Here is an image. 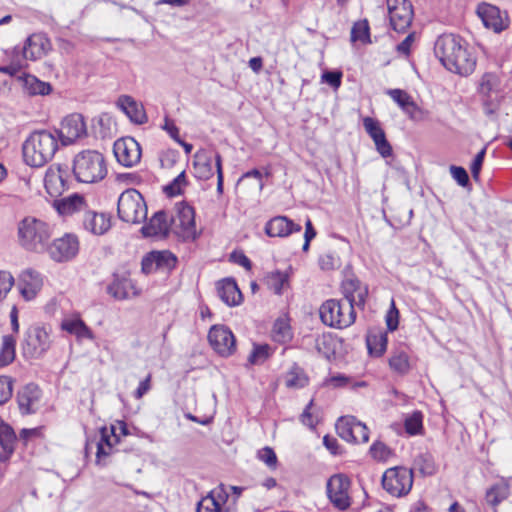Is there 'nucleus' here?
<instances>
[{
	"mask_svg": "<svg viewBox=\"0 0 512 512\" xmlns=\"http://www.w3.org/2000/svg\"><path fill=\"white\" fill-rule=\"evenodd\" d=\"M485 154H486V148H483L480 152L477 153V155L475 156V158L471 164V173L474 178H478V176H479V173H480L483 161H484Z\"/></svg>",
	"mask_w": 512,
	"mask_h": 512,
	"instance_id": "58",
	"label": "nucleus"
},
{
	"mask_svg": "<svg viewBox=\"0 0 512 512\" xmlns=\"http://www.w3.org/2000/svg\"><path fill=\"white\" fill-rule=\"evenodd\" d=\"M415 467L423 475H433L436 472V466L433 456L430 453H421L414 460Z\"/></svg>",
	"mask_w": 512,
	"mask_h": 512,
	"instance_id": "40",
	"label": "nucleus"
},
{
	"mask_svg": "<svg viewBox=\"0 0 512 512\" xmlns=\"http://www.w3.org/2000/svg\"><path fill=\"white\" fill-rule=\"evenodd\" d=\"M49 41L42 34H32L29 36L22 48H15V52L26 62L27 60L35 61L44 56L48 50Z\"/></svg>",
	"mask_w": 512,
	"mask_h": 512,
	"instance_id": "17",
	"label": "nucleus"
},
{
	"mask_svg": "<svg viewBox=\"0 0 512 512\" xmlns=\"http://www.w3.org/2000/svg\"><path fill=\"white\" fill-rule=\"evenodd\" d=\"M386 324L390 331L396 330L399 324V311L393 299L391 300V306L386 315Z\"/></svg>",
	"mask_w": 512,
	"mask_h": 512,
	"instance_id": "55",
	"label": "nucleus"
},
{
	"mask_svg": "<svg viewBox=\"0 0 512 512\" xmlns=\"http://www.w3.org/2000/svg\"><path fill=\"white\" fill-rule=\"evenodd\" d=\"M356 418L353 416L340 417L336 422V431L340 438L350 442L353 436V428Z\"/></svg>",
	"mask_w": 512,
	"mask_h": 512,
	"instance_id": "36",
	"label": "nucleus"
},
{
	"mask_svg": "<svg viewBox=\"0 0 512 512\" xmlns=\"http://www.w3.org/2000/svg\"><path fill=\"white\" fill-rule=\"evenodd\" d=\"M450 172L452 177L460 186H466L469 182V176L467 171L460 166H451Z\"/></svg>",
	"mask_w": 512,
	"mask_h": 512,
	"instance_id": "56",
	"label": "nucleus"
},
{
	"mask_svg": "<svg viewBox=\"0 0 512 512\" xmlns=\"http://www.w3.org/2000/svg\"><path fill=\"white\" fill-rule=\"evenodd\" d=\"M111 449H112V443L110 441L109 435L107 434V429L103 428L101 430V439L99 442H97V453H96L97 463H100L102 456L109 455L111 452Z\"/></svg>",
	"mask_w": 512,
	"mask_h": 512,
	"instance_id": "46",
	"label": "nucleus"
},
{
	"mask_svg": "<svg viewBox=\"0 0 512 512\" xmlns=\"http://www.w3.org/2000/svg\"><path fill=\"white\" fill-rule=\"evenodd\" d=\"M61 145L68 146L86 136L87 129L81 114L73 113L64 118L61 128L57 129Z\"/></svg>",
	"mask_w": 512,
	"mask_h": 512,
	"instance_id": "11",
	"label": "nucleus"
},
{
	"mask_svg": "<svg viewBox=\"0 0 512 512\" xmlns=\"http://www.w3.org/2000/svg\"><path fill=\"white\" fill-rule=\"evenodd\" d=\"M302 229L301 225L293 222L286 216H275L265 225V233L269 237H287L292 233H298Z\"/></svg>",
	"mask_w": 512,
	"mask_h": 512,
	"instance_id": "20",
	"label": "nucleus"
},
{
	"mask_svg": "<svg viewBox=\"0 0 512 512\" xmlns=\"http://www.w3.org/2000/svg\"><path fill=\"white\" fill-rule=\"evenodd\" d=\"M412 485V470L404 467L389 468L382 476L383 488L393 496L401 497L408 494Z\"/></svg>",
	"mask_w": 512,
	"mask_h": 512,
	"instance_id": "8",
	"label": "nucleus"
},
{
	"mask_svg": "<svg viewBox=\"0 0 512 512\" xmlns=\"http://www.w3.org/2000/svg\"><path fill=\"white\" fill-rule=\"evenodd\" d=\"M369 452L371 457L377 461H386L391 455L390 448L380 441L374 442Z\"/></svg>",
	"mask_w": 512,
	"mask_h": 512,
	"instance_id": "47",
	"label": "nucleus"
},
{
	"mask_svg": "<svg viewBox=\"0 0 512 512\" xmlns=\"http://www.w3.org/2000/svg\"><path fill=\"white\" fill-rule=\"evenodd\" d=\"M171 219L174 232L183 240H194L197 237L195 211L192 206L181 202L176 205V215Z\"/></svg>",
	"mask_w": 512,
	"mask_h": 512,
	"instance_id": "9",
	"label": "nucleus"
},
{
	"mask_svg": "<svg viewBox=\"0 0 512 512\" xmlns=\"http://www.w3.org/2000/svg\"><path fill=\"white\" fill-rule=\"evenodd\" d=\"M18 241L27 251L43 252L52 236V229L45 221L27 216L18 223Z\"/></svg>",
	"mask_w": 512,
	"mask_h": 512,
	"instance_id": "3",
	"label": "nucleus"
},
{
	"mask_svg": "<svg viewBox=\"0 0 512 512\" xmlns=\"http://www.w3.org/2000/svg\"><path fill=\"white\" fill-rule=\"evenodd\" d=\"M215 165L217 172V191L218 193L223 192V171H222V159L220 154L215 155Z\"/></svg>",
	"mask_w": 512,
	"mask_h": 512,
	"instance_id": "61",
	"label": "nucleus"
},
{
	"mask_svg": "<svg viewBox=\"0 0 512 512\" xmlns=\"http://www.w3.org/2000/svg\"><path fill=\"white\" fill-rule=\"evenodd\" d=\"M319 264H320L321 269H323V270H332L335 268L336 259L330 253L323 254L319 258Z\"/></svg>",
	"mask_w": 512,
	"mask_h": 512,
	"instance_id": "62",
	"label": "nucleus"
},
{
	"mask_svg": "<svg viewBox=\"0 0 512 512\" xmlns=\"http://www.w3.org/2000/svg\"><path fill=\"white\" fill-rule=\"evenodd\" d=\"M57 129L36 130L22 145L24 162L31 167H42L53 159L59 149Z\"/></svg>",
	"mask_w": 512,
	"mask_h": 512,
	"instance_id": "2",
	"label": "nucleus"
},
{
	"mask_svg": "<svg viewBox=\"0 0 512 512\" xmlns=\"http://www.w3.org/2000/svg\"><path fill=\"white\" fill-rule=\"evenodd\" d=\"M44 185L46 191L52 197L62 194L65 190V180L63 179L60 170L48 169L44 177Z\"/></svg>",
	"mask_w": 512,
	"mask_h": 512,
	"instance_id": "33",
	"label": "nucleus"
},
{
	"mask_svg": "<svg viewBox=\"0 0 512 512\" xmlns=\"http://www.w3.org/2000/svg\"><path fill=\"white\" fill-rule=\"evenodd\" d=\"M257 458L265 463L269 468L275 469L277 466V456L270 447H264L257 452Z\"/></svg>",
	"mask_w": 512,
	"mask_h": 512,
	"instance_id": "52",
	"label": "nucleus"
},
{
	"mask_svg": "<svg viewBox=\"0 0 512 512\" xmlns=\"http://www.w3.org/2000/svg\"><path fill=\"white\" fill-rule=\"evenodd\" d=\"M88 205L87 199L79 194H73L68 197L54 200L53 207L62 216H68L72 214H82Z\"/></svg>",
	"mask_w": 512,
	"mask_h": 512,
	"instance_id": "24",
	"label": "nucleus"
},
{
	"mask_svg": "<svg viewBox=\"0 0 512 512\" xmlns=\"http://www.w3.org/2000/svg\"><path fill=\"white\" fill-rule=\"evenodd\" d=\"M73 173L79 182L95 183L107 175L104 156L95 150L79 152L73 160Z\"/></svg>",
	"mask_w": 512,
	"mask_h": 512,
	"instance_id": "4",
	"label": "nucleus"
},
{
	"mask_svg": "<svg viewBox=\"0 0 512 512\" xmlns=\"http://www.w3.org/2000/svg\"><path fill=\"white\" fill-rule=\"evenodd\" d=\"M16 435L13 429L0 419V446L3 452L0 453V460H6L14 451Z\"/></svg>",
	"mask_w": 512,
	"mask_h": 512,
	"instance_id": "30",
	"label": "nucleus"
},
{
	"mask_svg": "<svg viewBox=\"0 0 512 512\" xmlns=\"http://www.w3.org/2000/svg\"><path fill=\"white\" fill-rule=\"evenodd\" d=\"M308 384V377L304 370L297 365H293L286 376V385L290 388H303Z\"/></svg>",
	"mask_w": 512,
	"mask_h": 512,
	"instance_id": "35",
	"label": "nucleus"
},
{
	"mask_svg": "<svg viewBox=\"0 0 512 512\" xmlns=\"http://www.w3.org/2000/svg\"><path fill=\"white\" fill-rule=\"evenodd\" d=\"M176 258L169 252H152L142 260V270L146 273L151 272L153 269L162 267L164 264L170 265V262L175 263Z\"/></svg>",
	"mask_w": 512,
	"mask_h": 512,
	"instance_id": "31",
	"label": "nucleus"
},
{
	"mask_svg": "<svg viewBox=\"0 0 512 512\" xmlns=\"http://www.w3.org/2000/svg\"><path fill=\"white\" fill-rule=\"evenodd\" d=\"M351 41H361L362 43H370L369 25L367 20L356 22L351 29Z\"/></svg>",
	"mask_w": 512,
	"mask_h": 512,
	"instance_id": "41",
	"label": "nucleus"
},
{
	"mask_svg": "<svg viewBox=\"0 0 512 512\" xmlns=\"http://www.w3.org/2000/svg\"><path fill=\"white\" fill-rule=\"evenodd\" d=\"M113 151L117 161L125 167L138 164L142 155L140 144L132 137L116 140Z\"/></svg>",
	"mask_w": 512,
	"mask_h": 512,
	"instance_id": "12",
	"label": "nucleus"
},
{
	"mask_svg": "<svg viewBox=\"0 0 512 512\" xmlns=\"http://www.w3.org/2000/svg\"><path fill=\"white\" fill-rule=\"evenodd\" d=\"M387 332L383 328H371L366 336L368 352H385L387 349Z\"/></svg>",
	"mask_w": 512,
	"mask_h": 512,
	"instance_id": "32",
	"label": "nucleus"
},
{
	"mask_svg": "<svg viewBox=\"0 0 512 512\" xmlns=\"http://www.w3.org/2000/svg\"><path fill=\"white\" fill-rule=\"evenodd\" d=\"M498 85L497 77L493 74H485L482 77V81L480 84V92L487 97L485 101V105H488L489 101L493 100L492 93L496 91Z\"/></svg>",
	"mask_w": 512,
	"mask_h": 512,
	"instance_id": "42",
	"label": "nucleus"
},
{
	"mask_svg": "<svg viewBox=\"0 0 512 512\" xmlns=\"http://www.w3.org/2000/svg\"><path fill=\"white\" fill-rule=\"evenodd\" d=\"M361 283L357 279H349L346 280L343 283V293H344V299L343 301H348L353 305V301H355L354 294L358 291V289L361 287Z\"/></svg>",
	"mask_w": 512,
	"mask_h": 512,
	"instance_id": "50",
	"label": "nucleus"
},
{
	"mask_svg": "<svg viewBox=\"0 0 512 512\" xmlns=\"http://www.w3.org/2000/svg\"><path fill=\"white\" fill-rule=\"evenodd\" d=\"M107 293L116 300H125L139 295V290L128 274H114L113 281L107 287Z\"/></svg>",
	"mask_w": 512,
	"mask_h": 512,
	"instance_id": "16",
	"label": "nucleus"
},
{
	"mask_svg": "<svg viewBox=\"0 0 512 512\" xmlns=\"http://www.w3.org/2000/svg\"><path fill=\"white\" fill-rule=\"evenodd\" d=\"M217 293L228 306H237L242 301V293L233 279H223L217 283Z\"/></svg>",
	"mask_w": 512,
	"mask_h": 512,
	"instance_id": "27",
	"label": "nucleus"
},
{
	"mask_svg": "<svg viewBox=\"0 0 512 512\" xmlns=\"http://www.w3.org/2000/svg\"><path fill=\"white\" fill-rule=\"evenodd\" d=\"M194 172L195 176L201 180H208L213 176L212 156L205 150L198 151L194 155Z\"/></svg>",
	"mask_w": 512,
	"mask_h": 512,
	"instance_id": "29",
	"label": "nucleus"
},
{
	"mask_svg": "<svg viewBox=\"0 0 512 512\" xmlns=\"http://www.w3.org/2000/svg\"><path fill=\"white\" fill-rule=\"evenodd\" d=\"M363 126L367 134L372 138L377 152L384 158L392 155V146L386 138V134L382 129L378 120L372 117L363 119Z\"/></svg>",
	"mask_w": 512,
	"mask_h": 512,
	"instance_id": "15",
	"label": "nucleus"
},
{
	"mask_svg": "<svg viewBox=\"0 0 512 512\" xmlns=\"http://www.w3.org/2000/svg\"><path fill=\"white\" fill-rule=\"evenodd\" d=\"M117 107L120 108L125 115L135 124H144L148 118L145 109L141 103H138L133 97L129 95H121L117 102Z\"/></svg>",
	"mask_w": 512,
	"mask_h": 512,
	"instance_id": "22",
	"label": "nucleus"
},
{
	"mask_svg": "<svg viewBox=\"0 0 512 512\" xmlns=\"http://www.w3.org/2000/svg\"><path fill=\"white\" fill-rule=\"evenodd\" d=\"M289 275L279 270L270 272L267 275V284L275 294H281L284 286L288 284Z\"/></svg>",
	"mask_w": 512,
	"mask_h": 512,
	"instance_id": "37",
	"label": "nucleus"
},
{
	"mask_svg": "<svg viewBox=\"0 0 512 512\" xmlns=\"http://www.w3.org/2000/svg\"><path fill=\"white\" fill-rule=\"evenodd\" d=\"M220 504L211 495L203 497L197 504L196 512H219Z\"/></svg>",
	"mask_w": 512,
	"mask_h": 512,
	"instance_id": "48",
	"label": "nucleus"
},
{
	"mask_svg": "<svg viewBox=\"0 0 512 512\" xmlns=\"http://www.w3.org/2000/svg\"><path fill=\"white\" fill-rule=\"evenodd\" d=\"M476 13L486 28L492 29L495 32H501L505 29V24L498 7L488 3H481L477 6Z\"/></svg>",
	"mask_w": 512,
	"mask_h": 512,
	"instance_id": "23",
	"label": "nucleus"
},
{
	"mask_svg": "<svg viewBox=\"0 0 512 512\" xmlns=\"http://www.w3.org/2000/svg\"><path fill=\"white\" fill-rule=\"evenodd\" d=\"M24 85L28 92L32 95H47L51 91V86L49 83L40 81L32 75L25 76Z\"/></svg>",
	"mask_w": 512,
	"mask_h": 512,
	"instance_id": "38",
	"label": "nucleus"
},
{
	"mask_svg": "<svg viewBox=\"0 0 512 512\" xmlns=\"http://www.w3.org/2000/svg\"><path fill=\"white\" fill-rule=\"evenodd\" d=\"M63 331L74 335L79 341L92 340V331L78 315L65 317L61 322Z\"/></svg>",
	"mask_w": 512,
	"mask_h": 512,
	"instance_id": "26",
	"label": "nucleus"
},
{
	"mask_svg": "<svg viewBox=\"0 0 512 512\" xmlns=\"http://www.w3.org/2000/svg\"><path fill=\"white\" fill-rule=\"evenodd\" d=\"M41 390L34 383L24 386L17 394V402L22 414H33L40 406Z\"/></svg>",
	"mask_w": 512,
	"mask_h": 512,
	"instance_id": "19",
	"label": "nucleus"
},
{
	"mask_svg": "<svg viewBox=\"0 0 512 512\" xmlns=\"http://www.w3.org/2000/svg\"><path fill=\"white\" fill-rule=\"evenodd\" d=\"M80 250L79 239L75 234L65 233L59 238H55L49 245H46V251L56 263H66L76 258Z\"/></svg>",
	"mask_w": 512,
	"mask_h": 512,
	"instance_id": "7",
	"label": "nucleus"
},
{
	"mask_svg": "<svg viewBox=\"0 0 512 512\" xmlns=\"http://www.w3.org/2000/svg\"><path fill=\"white\" fill-rule=\"evenodd\" d=\"M42 284V278L38 272L31 269L25 270L19 279L20 293L24 299L30 301L41 290Z\"/></svg>",
	"mask_w": 512,
	"mask_h": 512,
	"instance_id": "25",
	"label": "nucleus"
},
{
	"mask_svg": "<svg viewBox=\"0 0 512 512\" xmlns=\"http://www.w3.org/2000/svg\"><path fill=\"white\" fill-rule=\"evenodd\" d=\"M405 431L409 435H418L423 431V415L420 411H414L404 421Z\"/></svg>",
	"mask_w": 512,
	"mask_h": 512,
	"instance_id": "39",
	"label": "nucleus"
},
{
	"mask_svg": "<svg viewBox=\"0 0 512 512\" xmlns=\"http://www.w3.org/2000/svg\"><path fill=\"white\" fill-rule=\"evenodd\" d=\"M186 184L185 172H181L166 188L165 191L171 195H177L181 193L182 187Z\"/></svg>",
	"mask_w": 512,
	"mask_h": 512,
	"instance_id": "54",
	"label": "nucleus"
},
{
	"mask_svg": "<svg viewBox=\"0 0 512 512\" xmlns=\"http://www.w3.org/2000/svg\"><path fill=\"white\" fill-rule=\"evenodd\" d=\"M208 340L215 352H231L235 348V337L223 325H214L208 333Z\"/></svg>",
	"mask_w": 512,
	"mask_h": 512,
	"instance_id": "18",
	"label": "nucleus"
},
{
	"mask_svg": "<svg viewBox=\"0 0 512 512\" xmlns=\"http://www.w3.org/2000/svg\"><path fill=\"white\" fill-rule=\"evenodd\" d=\"M319 314L325 325L338 329L349 327L356 318L355 310L350 302L336 299L326 300L321 305Z\"/></svg>",
	"mask_w": 512,
	"mask_h": 512,
	"instance_id": "5",
	"label": "nucleus"
},
{
	"mask_svg": "<svg viewBox=\"0 0 512 512\" xmlns=\"http://www.w3.org/2000/svg\"><path fill=\"white\" fill-rule=\"evenodd\" d=\"M353 438L350 442L366 443L369 440V430L367 426L356 419L353 428Z\"/></svg>",
	"mask_w": 512,
	"mask_h": 512,
	"instance_id": "51",
	"label": "nucleus"
},
{
	"mask_svg": "<svg viewBox=\"0 0 512 512\" xmlns=\"http://www.w3.org/2000/svg\"><path fill=\"white\" fill-rule=\"evenodd\" d=\"M312 406H313V400H310V402L308 403V405L306 406L305 410L303 411V413L301 414V417H300L301 422L310 428H314V426L316 424L312 414L310 413V409Z\"/></svg>",
	"mask_w": 512,
	"mask_h": 512,
	"instance_id": "63",
	"label": "nucleus"
},
{
	"mask_svg": "<svg viewBox=\"0 0 512 512\" xmlns=\"http://www.w3.org/2000/svg\"><path fill=\"white\" fill-rule=\"evenodd\" d=\"M26 344L32 352H46L50 349V336L42 327H31L27 331Z\"/></svg>",
	"mask_w": 512,
	"mask_h": 512,
	"instance_id": "28",
	"label": "nucleus"
},
{
	"mask_svg": "<svg viewBox=\"0 0 512 512\" xmlns=\"http://www.w3.org/2000/svg\"><path fill=\"white\" fill-rule=\"evenodd\" d=\"M13 381L8 376H0V405L5 404L12 396Z\"/></svg>",
	"mask_w": 512,
	"mask_h": 512,
	"instance_id": "49",
	"label": "nucleus"
},
{
	"mask_svg": "<svg viewBox=\"0 0 512 512\" xmlns=\"http://www.w3.org/2000/svg\"><path fill=\"white\" fill-rule=\"evenodd\" d=\"M387 7L392 28L404 32L412 22V5L407 0H387Z\"/></svg>",
	"mask_w": 512,
	"mask_h": 512,
	"instance_id": "13",
	"label": "nucleus"
},
{
	"mask_svg": "<svg viewBox=\"0 0 512 512\" xmlns=\"http://www.w3.org/2000/svg\"><path fill=\"white\" fill-rule=\"evenodd\" d=\"M348 382H349L348 377H346L345 375H342V374H338V375L331 376V377L325 379L324 384L327 386H332L334 388H337V387L346 386L348 384Z\"/></svg>",
	"mask_w": 512,
	"mask_h": 512,
	"instance_id": "60",
	"label": "nucleus"
},
{
	"mask_svg": "<svg viewBox=\"0 0 512 512\" xmlns=\"http://www.w3.org/2000/svg\"><path fill=\"white\" fill-rule=\"evenodd\" d=\"M171 219L165 211L156 212L149 222L141 228L145 237L164 238L168 235Z\"/></svg>",
	"mask_w": 512,
	"mask_h": 512,
	"instance_id": "21",
	"label": "nucleus"
},
{
	"mask_svg": "<svg viewBox=\"0 0 512 512\" xmlns=\"http://www.w3.org/2000/svg\"><path fill=\"white\" fill-rule=\"evenodd\" d=\"M162 128L169 134L174 141H180L179 128L175 125L174 121L165 117L164 125Z\"/></svg>",
	"mask_w": 512,
	"mask_h": 512,
	"instance_id": "59",
	"label": "nucleus"
},
{
	"mask_svg": "<svg viewBox=\"0 0 512 512\" xmlns=\"http://www.w3.org/2000/svg\"><path fill=\"white\" fill-rule=\"evenodd\" d=\"M150 380L151 375L148 374V376L139 383L136 391H135V398L140 399L142 398L149 390H150Z\"/></svg>",
	"mask_w": 512,
	"mask_h": 512,
	"instance_id": "64",
	"label": "nucleus"
},
{
	"mask_svg": "<svg viewBox=\"0 0 512 512\" xmlns=\"http://www.w3.org/2000/svg\"><path fill=\"white\" fill-rule=\"evenodd\" d=\"M434 53L450 72L468 76L475 70L476 58L459 36L453 34L439 36L434 45Z\"/></svg>",
	"mask_w": 512,
	"mask_h": 512,
	"instance_id": "1",
	"label": "nucleus"
},
{
	"mask_svg": "<svg viewBox=\"0 0 512 512\" xmlns=\"http://www.w3.org/2000/svg\"><path fill=\"white\" fill-rule=\"evenodd\" d=\"M350 486V479L342 473L332 475L327 481L328 498L340 510H346L351 505Z\"/></svg>",
	"mask_w": 512,
	"mask_h": 512,
	"instance_id": "10",
	"label": "nucleus"
},
{
	"mask_svg": "<svg viewBox=\"0 0 512 512\" xmlns=\"http://www.w3.org/2000/svg\"><path fill=\"white\" fill-rule=\"evenodd\" d=\"M118 217L127 223L137 224L147 217V206L136 189H127L118 198Z\"/></svg>",
	"mask_w": 512,
	"mask_h": 512,
	"instance_id": "6",
	"label": "nucleus"
},
{
	"mask_svg": "<svg viewBox=\"0 0 512 512\" xmlns=\"http://www.w3.org/2000/svg\"><path fill=\"white\" fill-rule=\"evenodd\" d=\"M82 227L93 235H103L111 227V219L104 212H98L89 204L80 215Z\"/></svg>",
	"mask_w": 512,
	"mask_h": 512,
	"instance_id": "14",
	"label": "nucleus"
},
{
	"mask_svg": "<svg viewBox=\"0 0 512 512\" xmlns=\"http://www.w3.org/2000/svg\"><path fill=\"white\" fill-rule=\"evenodd\" d=\"M389 365L391 369L400 374L408 372L410 368L407 354H393L389 359Z\"/></svg>",
	"mask_w": 512,
	"mask_h": 512,
	"instance_id": "45",
	"label": "nucleus"
},
{
	"mask_svg": "<svg viewBox=\"0 0 512 512\" xmlns=\"http://www.w3.org/2000/svg\"><path fill=\"white\" fill-rule=\"evenodd\" d=\"M342 73L340 71H328L323 73L322 79L330 86L338 88L341 85Z\"/></svg>",
	"mask_w": 512,
	"mask_h": 512,
	"instance_id": "57",
	"label": "nucleus"
},
{
	"mask_svg": "<svg viewBox=\"0 0 512 512\" xmlns=\"http://www.w3.org/2000/svg\"><path fill=\"white\" fill-rule=\"evenodd\" d=\"M26 65V62L19 55L18 52L13 51L11 62L7 66L0 67V73L16 76Z\"/></svg>",
	"mask_w": 512,
	"mask_h": 512,
	"instance_id": "43",
	"label": "nucleus"
},
{
	"mask_svg": "<svg viewBox=\"0 0 512 512\" xmlns=\"http://www.w3.org/2000/svg\"><path fill=\"white\" fill-rule=\"evenodd\" d=\"M387 94L401 107V109L414 107V101L410 95L401 89H390Z\"/></svg>",
	"mask_w": 512,
	"mask_h": 512,
	"instance_id": "44",
	"label": "nucleus"
},
{
	"mask_svg": "<svg viewBox=\"0 0 512 512\" xmlns=\"http://www.w3.org/2000/svg\"><path fill=\"white\" fill-rule=\"evenodd\" d=\"M272 338L280 344H286L292 339L291 327L287 319L279 318L275 321L272 329Z\"/></svg>",
	"mask_w": 512,
	"mask_h": 512,
	"instance_id": "34",
	"label": "nucleus"
},
{
	"mask_svg": "<svg viewBox=\"0 0 512 512\" xmlns=\"http://www.w3.org/2000/svg\"><path fill=\"white\" fill-rule=\"evenodd\" d=\"M14 285V277L8 271H0V301L3 300Z\"/></svg>",
	"mask_w": 512,
	"mask_h": 512,
	"instance_id": "53",
	"label": "nucleus"
}]
</instances>
